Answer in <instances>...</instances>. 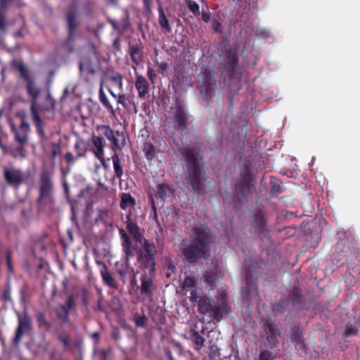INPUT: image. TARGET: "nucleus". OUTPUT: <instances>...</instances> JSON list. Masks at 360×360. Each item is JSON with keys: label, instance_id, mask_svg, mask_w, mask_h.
<instances>
[{"label": "nucleus", "instance_id": "obj_63", "mask_svg": "<svg viewBox=\"0 0 360 360\" xmlns=\"http://www.w3.org/2000/svg\"><path fill=\"white\" fill-rule=\"evenodd\" d=\"M14 37H23V34L21 30H18L13 34Z\"/></svg>", "mask_w": 360, "mask_h": 360}, {"label": "nucleus", "instance_id": "obj_26", "mask_svg": "<svg viewBox=\"0 0 360 360\" xmlns=\"http://www.w3.org/2000/svg\"><path fill=\"white\" fill-rule=\"evenodd\" d=\"M189 338L195 350L199 351L204 346L205 339L195 330H190Z\"/></svg>", "mask_w": 360, "mask_h": 360}, {"label": "nucleus", "instance_id": "obj_18", "mask_svg": "<svg viewBox=\"0 0 360 360\" xmlns=\"http://www.w3.org/2000/svg\"><path fill=\"white\" fill-rule=\"evenodd\" d=\"M127 224V229L129 231V233L132 236L134 240L136 243H139L140 244L142 243L143 236V232L139 229V227L134 223L129 217H127V220L126 221Z\"/></svg>", "mask_w": 360, "mask_h": 360}, {"label": "nucleus", "instance_id": "obj_47", "mask_svg": "<svg viewBox=\"0 0 360 360\" xmlns=\"http://www.w3.org/2000/svg\"><path fill=\"white\" fill-rule=\"evenodd\" d=\"M357 332H358V328L352 325V324H347L346 326V329H345V335H347V336H350V335H356L357 334Z\"/></svg>", "mask_w": 360, "mask_h": 360}, {"label": "nucleus", "instance_id": "obj_37", "mask_svg": "<svg viewBox=\"0 0 360 360\" xmlns=\"http://www.w3.org/2000/svg\"><path fill=\"white\" fill-rule=\"evenodd\" d=\"M99 101L102 105L110 112H113L114 108L108 101L105 94L104 93L103 89L101 86L98 92Z\"/></svg>", "mask_w": 360, "mask_h": 360}, {"label": "nucleus", "instance_id": "obj_58", "mask_svg": "<svg viewBox=\"0 0 360 360\" xmlns=\"http://www.w3.org/2000/svg\"><path fill=\"white\" fill-rule=\"evenodd\" d=\"M6 262H7L8 269L11 271L12 266H11V251L10 250L6 251Z\"/></svg>", "mask_w": 360, "mask_h": 360}, {"label": "nucleus", "instance_id": "obj_42", "mask_svg": "<svg viewBox=\"0 0 360 360\" xmlns=\"http://www.w3.org/2000/svg\"><path fill=\"white\" fill-rule=\"evenodd\" d=\"M197 282V280L192 276H186L183 283H182V288L184 289H186V288H191L195 286V283Z\"/></svg>", "mask_w": 360, "mask_h": 360}, {"label": "nucleus", "instance_id": "obj_29", "mask_svg": "<svg viewBox=\"0 0 360 360\" xmlns=\"http://www.w3.org/2000/svg\"><path fill=\"white\" fill-rule=\"evenodd\" d=\"M129 53L131 56L132 62L138 65L143 57L142 51L137 45L129 46Z\"/></svg>", "mask_w": 360, "mask_h": 360}, {"label": "nucleus", "instance_id": "obj_1", "mask_svg": "<svg viewBox=\"0 0 360 360\" xmlns=\"http://www.w3.org/2000/svg\"><path fill=\"white\" fill-rule=\"evenodd\" d=\"M212 235L210 230L200 225L193 228L192 240L185 243L181 248V255L188 263L207 259L210 256Z\"/></svg>", "mask_w": 360, "mask_h": 360}, {"label": "nucleus", "instance_id": "obj_2", "mask_svg": "<svg viewBox=\"0 0 360 360\" xmlns=\"http://www.w3.org/2000/svg\"><path fill=\"white\" fill-rule=\"evenodd\" d=\"M181 153L186 163L187 181L195 191L200 193L205 176L203 158L195 148L186 147Z\"/></svg>", "mask_w": 360, "mask_h": 360}, {"label": "nucleus", "instance_id": "obj_12", "mask_svg": "<svg viewBox=\"0 0 360 360\" xmlns=\"http://www.w3.org/2000/svg\"><path fill=\"white\" fill-rule=\"evenodd\" d=\"M144 250L145 268L148 269L150 273L155 271L156 247L154 243L148 239H143L141 244Z\"/></svg>", "mask_w": 360, "mask_h": 360}, {"label": "nucleus", "instance_id": "obj_33", "mask_svg": "<svg viewBox=\"0 0 360 360\" xmlns=\"http://www.w3.org/2000/svg\"><path fill=\"white\" fill-rule=\"evenodd\" d=\"M159 17L158 22L162 29L165 30L167 32L169 33L172 31V28L169 24V21L166 18V15L163 11L162 7L158 8Z\"/></svg>", "mask_w": 360, "mask_h": 360}, {"label": "nucleus", "instance_id": "obj_36", "mask_svg": "<svg viewBox=\"0 0 360 360\" xmlns=\"http://www.w3.org/2000/svg\"><path fill=\"white\" fill-rule=\"evenodd\" d=\"M108 79L111 82L114 86H117L120 91H123L122 77L120 73L115 72L108 75Z\"/></svg>", "mask_w": 360, "mask_h": 360}, {"label": "nucleus", "instance_id": "obj_38", "mask_svg": "<svg viewBox=\"0 0 360 360\" xmlns=\"http://www.w3.org/2000/svg\"><path fill=\"white\" fill-rule=\"evenodd\" d=\"M36 319L40 328L49 329L51 327V324L47 321L43 311H37L36 313Z\"/></svg>", "mask_w": 360, "mask_h": 360}, {"label": "nucleus", "instance_id": "obj_43", "mask_svg": "<svg viewBox=\"0 0 360 360\" xmlns=\"http://www.w3.org/2000/svg\"><path fill=\"white\" fill-rule=\"evenodd\" d=\"M187 6L188 9L194 14L198 15L200 13L199 5L194 1L188 0Z\"/></svg>", "mask_w": 360, "mask_h": 360}, {"label": "nucleus", "instance_id": "obj_39", "mask_svg": "<svg viewBox=\"0 0 360 360\" xmlns=\"http://www.w3.org/2000/svg\"><path fill=\"white\" fill-rule=\"evenodd\" d=\"M143 151L148 160H152L155 155V149L150 142H146L143 145Z\"/></svg>", "mask_w": 360, "mask_h": 360}, {"label": "nucleus", "instance_id": "obj_51", "mask_svg": "<svg viewBox=\"0 0 360 360\" xmlns=\"http://www.w3.org/2000/svg\"><path fill=\"white\" fill-rule=\"evenodd\" d=\"M212 27L216 32H222V25L218 20L213 19L212 22Z\"/></svg>", "mask_w": 360, "mask_h": 360}, {"label": "nucleus", "instance_id": "obj_6", "mask_svg": "<svg viewBox=\"0 0 360 360\" xmlns=\"http://www.w3.org/2000/svg\"><path fill=\"white\" fill-rule=\"evenodd\" d=\"M169 114L174 122V129L176 131H184L186 129L188 120V113L184 101L177 98L172 104Z\"/></svg>", "mask_w": 360, "mask_h": 360}, {"label": "nucleus", "instance_id": "obj_62", "mask_svg": "<svg viewBox=\"0 0 360 360\" xmlns=\"http://www.w3.org/2000/svg\"><path fill=\"white\" fill-rule=\"evenodd\" d=\"M272 190L274 192L280 193L281 192L280 185L279 184L277 185L276 184H274L273 186H272Z\"/></svg>", "mask_w": 360, "mask_h": 360}, {"label": "nucleus", "instance_id": "obj_32", "mask_svg": "<svg viewBox=\"0 0 360 360\" xmlns=\"http://www.w3.org/2000/svg\"><path fill=\"white\" fill-rule=\"evenodd\" d=\"M155 191L156 193V197L160 198L164 200L166 199L168 194L171 192V188L167 184H158L156 186Z\"/></svg>", "mask_w": 360, "mask_h": 360}, {"label": "nucleus", "instance_id": "obj_49", "mask_svg": "<svg viewBox=\"0 0 360 360\" xmlns=\"http://www.w3.org/2000/svg\"><path fill=\"white\" fill-rule=\"evenodd\" d=\"M75 302L73 295H69L65 300V307H68V309L70 311L75 307Z\"/></svg>", "mask_w": 360, "mask_h": 360}, {"label": "nucleus", "instance_id": "obj_41", "mask_svg": "<svg viewBox=\"0 0 360 360\" xmlns=\"http://www.w3.org/2000/svg\"><path fill=\"white\" fill-rule=\"evenodd\" d=\"M209 356L211 360H221L219 348L217 345H212L210 347Z\"/></svg>", "mask_w": 360, "mask_h": 360}, {"label": "nucleus", "instance_id": "obj_40", "mask_svg": "<svg viewBox=\"0 0 360 360\" xmlns=\"http://www.w3.org/2000/svg\"><path fill=\"white\" fill-rule=\"evenodd\" d=\"M265 331L268 337L272 340L279 335V331L276 328V326L272 323H269L266 326Z\"/></svg>", "mask_w": 360, "mask_h": 360}, {"label": "nucleus", "instance_id": "obj_21", "mask_svg": "<svg viewBox=\"0 0 360 360\" xmlns=\"http://www.w3.org/2000/svg\"><path fill=\"white\" fill-rule=\"evenodd\" d=\"M289 302L291 303L292 306L298 309H301L302 304L303 302V295L302 292L297 287H294L292 290V292L288 297Z\"/></svg>", "mask_w": 360, "mask_h": 360}, {"label": "nucleus", "instance_id": "obj_11", "mask_svg": "<svg viewBox=\"0 0 360 360\" xmlns=\"http://www.w3.org/2000/svg\"><path fill=\"white\" fill-rule=\"evenodd\" d=\"M198 87L202 97L210 98L216 89V81L210 73H202L198 76Z\"/></svg>", "mask_w": 360, "mask_h": 360}, {"label": "nucleus", "instance_id": "obj_10", "mask_svg": "<svg viewBox=\"0 0 360 360\" xmlns=\"http://www.w3.org/2000/svg\"><path fill=\"white\" fill-rule=\"evenodd\" d=\"M4 178L11 187L18 189L25 182V174L20 168L4 167Z\"/></svg>", "mask_w": 360, "mask_h": 360}, {"label": "nucleus", "instance_id": "obj_61", "mask_svg": "<svg viewBox=\"0 0 360 360\" xmlns=\"http://www.w3.org/2000/svg\"><path fill=\"white\" fill-rule=\"evenodd\" d=\"M260 360H272L271 356L269 354H266L264 353H262L260 355Z\"/></svg>", "mask_w": 360, "mask_h": 360}, {"label": "nucleus", "instance_id": "obj_15", "mask_svg": "<svg viewBox=\"0 0 360 360\" xmlns=\"http://www.w3.org/2000/svg\"><path fill=\"white\" fill-rule=\"evenodd\" d=\"M90 57H83L79 62V70L86 73L94 74L93 59L96 58V50L94 44L89 46Z\"/></svg>", "mask_w": 360, "mask_h": 360}, {"label": "nucleus", "instance_id": "obj_45", "mask_svg": "<svg viewBox=\"0 0 360 360\" xmlns=\"http://www.w3.org/2000/svg\"><path fill=\"white\" fill-rule=\"evenodd\" d=\"M81 156V153H79L76 157H75L71 153L68 152L65 155L64 158L68 164L71 165L76 161V160H77L78 158H80Z\"/></svg>", "mask_w": 360, "mask_h": 360}, {"label": "nucleus", "instance_id": "obj_24", "mask_svg": "<svg viewBox=\"0 0 360 360\" xmlns=\"http://www.w3.org/2000/svg\"><path fill=\"white\" fill-rule=\"evenodd\" d=\"M77 15L75 11H70L67 15V22H68V39L70 40L74 37V32L77 27V22L76 20Z\"/></svg>", "mask_w": 360, "mask_h": 360}, {"label": "nucleus", "instance_id": "obj_9", "mask_svg": "<svg viewBox=\"0 0 360 360\" xmlns=\"http://www.w3.org/2000/svg\"><path fill=\"white\" fill-rule=\"evenodd\" d=\"M245 286L242 290V294L249 300H255L258 297L256 274L250 269L245 273Z\"/></svg>", "mask_w": 360, "mask_h": 360}, {"label": "nucleus", "instance_id": "obj_17", "mask_svg": "<svg viewBox=\"0 0 360 360\" xmlns=\"http://www.w3.org/2000/svg\"><path fill=\"white\" fill-rule=\"evenodd\" d=\"M290 336L291 341L297 349H302L305 352V345L302 338V333L300 327L293 326L290 328Z\"/></svg>", "mask_w": 360, "mask_h": 360}, {"label": "nucleus", "instance_id": "obj_25", "mask_svg": "<svg viewBox=\"0 0 360 360\" xmlns=\"http://www.w3.org/2000/svg\"><path fill=\"white\" fill-rule=\"evenodd\" d=\"M100 273L103 282L105 285L114 289L117 288V282L108 271L107 266H103V268H101Z\"/></svg>", "mask_w": 360, "mask_h": 360}, {"label": "nucleus", "instance_id": "obj_31", "mask_svg": "<svg viewBox=\"0 0 360 360\" xmlns=\"http://www.w3.org/2000/svg\"><path fill=\"white\" fill-rule=\"evenodd\" d=\"M255 224L257 231L259 233H264L267 231L266 226V219L262 213H256L255 215Z\"/></svg>", "mask_w": 360, "mask_h": 360}, {"label": "nucleus", "instance_id": "obj_50", "mask_svg": "<svg viewBox=\"0 0 360 360\" xmlns=\"http://www.w3.org/2000/svg\"><path fill=\"white\" fill-rule=\"evenodd\" d=\"M146 322V317L144 314L139 316L135 319L136 325L138 327H144Z\"/></svg>", "mask_w": 360, "mask_h": 360}, {"label": "nucleus", "instance_id": "obj_54", "mask_svg": "<svg viewBox=\"0 0 360 360\" xmlns=\"http://www.w3.org/2000/svg\"><path fill=\"white\" fill-rule=\"evenodd\" d=\"M147 75L149 79L153 83L154 80L156 79L157 75L152 68H149L147 71Z\"/></svg>", "mask_w": 360, "mask_h": 360}, {"label": "nucleus", "instance_id": "obj_44", "mask_svg": "<svg viewBox=\"0 0 360 360\" xmlns=\"http://www.w3.org/2000/svg\"><path fill=\"white\" fill-rule=\"evenodd\" d=\"M110 352L111 351L110 349H100L96 352V355L101 360H108L110 358Z\"/></svg>", "mask_w": 360, "mask_h": 360}, {"label": "nucleus", "instance_id": "obj_35", "mask_svg": "<svg viewBox=\"0 0 360 360\" xmlns=\"http://www.w3.org/2000/svg\"><path fill=\"white\" fill-rule=\"evenodd\" d=\"M117 102L118 104H121L124 108H129L133 104V98L130 95L119 93Z\"/></svg>", "mask_w": 360, "mask_h": 360}, {"label": "nucleus", "instance_id": "obj_64", "mask_svg": "<svg viewBox=\"0 0 360 360\" xmlns=\"http://www.w3.org/2000/svg\"><path fill=\"white\" fill-rule=\"evenodd\" d=\"M3 297L5 300H10V295L8 292H4L3 294Z\"/></svg>", "mask_w": 360, "mask_h": 360}, {"label": "nucleus", "instance_id": "obj_13", "mask_svg": "<svg viewBox=\"0 0 360 360\" xmlns=\"http://www.w3.org/2000/svg\"><path fill=\"white\" fill-rule=\"evenodd\" d=\"M32 329L31 321L27 315L23 316H18V326L15 331V335L13 339V343L18 346L20 342L21 338L24 333L29 331Z\"/></svg>", "mask_w": 360, "mask_h": 360}, {"label": "nucleus", "instance_id": "obj_53", "mask_svg": "<svg viewBox=\"0 0 360 360\" xmlns=\"http://www.w3.org/2000/svg\"><path fill=\"white\" fill-rule=\"evenodd\" d=\"M82 303L84 307L87 308L89 303V297L86 290H83L82 292Z\"/></svg>", "mask_w": 360, "mask_h": 360}, {"label": "nucleus", "instance_id": "obj_27", "mask_svg": "<svg viewBox=\"0 0 360 360\" xmlns=\"http://www.w3.org/2000/svg\"><path fill=\"white\" fill-rule=\"evenodd\" d=\"M141 293L142 295H150L153 291V280L146 274H142L141 278Z\"/></svg>", "mask_w": 360, "mask_h": 360}, {"label": "nucleus", "instance_id": "obj_46", "mask_svg": "<svg viewBox=\"0 0 360 360\" xmlns=\"http://www.w3.org/2000/svg\"><path fill=\"white\" fill-rule=\"evenodd\" d=\"M58 340L63 344L65 348H68L70 346V340L69 337L66 333L62 332L58 335Z\"/></svg>", "mask_w": 360, "mask_h": 360}, {"label": "nucleus", "instance_id": "obj_3", "mask_svg": "<svg viewBox=\"0 0 360 360\" xmlns=\"http://www.w3.org/2000/svg\"><path fill=\"white\" fill-rule=\"evenodd\" d=\"M198 307L201 314H209L216 321H220L224 313L227 311V302L224 297L214 301L211 298L203 296L198 301Z\"/></svg>", "mask_w": 360, "mask_h": 360}, {"label": "nucleus", "instance_id": "obj_4", "mask_svg": "<svg viewBox=\"0 0 360 360\" xmlns=\"http://www.w3.org/2000/svg\"><path fill=\"white\" fill-rule=\"evenodd\" d=\"M53 172L43 169L39 175V196L37 202L39 206L53 203Z\"/></svg>", "mask_w": 360, "mask_h": 360}, {"label": "nucleus", "instance_id": "obj_5", "mask_svg": "<svg viewBox=\"0 0 360 360\" xmlns=\"http://www.w3.org/2000/svg\"><path fill=\"white\" fill-rule=\"evenodd\" d=\"M119 233L121 237V245L125 255V263L118 266V262H116V271L120 275L122 281L125 283L127 280V275L130 274L129 271V258L134 256L133 250L134 246L131 243V240L126 231L123 229H119Z\"/></svg>", "mask_w": 360, "mask_h": 360}, {"label": "nucleus", "instance_id": "obj_60", "mask_svg": "<svg viewBox=\"0 0 360 360\" xmlns=\"http://www.w3.org/2000/svg\"><path fill=\"white\" fill-rule=\"evenodd\" d=\"M51 360H63L61 357H58L55 352L50 354Z\"/></svg>", "mask_w": 360, "mask_h": 360}, {"label": "nucleus", "instance_id": "obj_57", "mask_svg": "<svg viewBox=\"0 0 360 360\" xmlns=\"http://www.w3.org/2000/svg\"><path fill=\"white\" fill-rule=\"evenodd\" d=\"M29 214H30V210L22 209L20 212L21 217L25 220L29 219Z\"/></svg>", "mask_w": 360, "mask_h": 360}, {"label": "nucleus", "instance_id": "obj_7", "mask_svg": "<svg viewBox=\"0 0 360 360\" xmlns=\"http://www.w3.org/2000/svg\"><path fill=\"white\" fill-rule=\"evenodd\" d=\"M13 66L19 71L21 78L25 82L27 92L32 97V103H34L35 106L41 94L40 88L37 86L34 78L30 75L29 70L22 63L13 61Z\"/></svg>", "mask_w": 360, "mask_h": 360}, {"label": "nucleus", "instance_id": "obj_14", "mask_svg": "<svg viewBox=\"0 0 360 360\" xmlns=\"http://www.w3.org/2000/svg\"><path fill=\"white\" fill-rule=\"evenodd\" d=\"M207 269L203 274L204 282L210 287L215 285L218 272V262L216 260H211L206 263Z\"/></svg>", "mask_w": 360, "mask_h": 360}, {"label": "nucleus", "instance_id": "obj_23", "mask_svg": "<svg viewBox=\"0 0 360 360\" xmlns=\"http://www.w3.org/2000/svg\"><path fill=\"white\" fill-rule=\"evenodd\" d=\"M135 86L140 98H144L145 96L148 94L149 84L144 77L141 75L137 76Z\"/></svg>", "mask_w": 360, "mask_h": 360}, {"label": "nucleus", "instance_id": "obj_48", "mask_svg": "<svg viewBox=\"0 0 360 360\" xmlns=\"http://www.w3.org/2000/svg\"><path fill=\"white\" fill-rule=\"evenodd\" d=\"M188 297L189 298L190 301L194 304H198V301L200 299L196 290H191Z\"/></svg>", "mask_w": 360, "mask_h": 360}, {"label": "nucleus", "instance_id": "obj_30", "mask_svg": "<svg viewBox=\"0 0 360 360\" xmlns=\"http://www.w3.org/2000/svg\"><path fill=\"white\" fill-rule=\"evenodd\" d=\"M136 204L135 199L129 193H122L120 195V207L126 210L129 207H134Z\"/></svg>", "mask_w": 360, "mask_h": 360}, {"label": "nucleus", "instance_id": "obj_16", "mask_svg": "<svg viewBox=\"0 0 360 360\" xmlns=\"http://www.w3.org/2000/svg\"><path fill=\"white\" fill-rule=\"evenodd\" d=\"M12 130L15 134V140L18 143L20 144H24L27 142V134L30 131V126L25 120H22L20 127L18 129L13 127Z\"/></svg>", "mask_w": 360, "mask_h": 360}, {"label": "nucleus", "instance_id": "obj_20", "mask_svg": "<svg viewBox=\"0 0 360 360\" xmlns=\"http://www.w3.org/2000/svg\"><path fill=\"white\" fill-rule=\"evenodd\" d=\"M30 111L32 116V119L34 123V125L37 128V133L41 138L45 137V131L44 129V122L41 119L39 115H38L36 107H34V103H31Z\"/></svg>", "mask_w": 360, "mask_h": 360}, {"label": "nucleus", "instance_id": "obj_59", "mask_svg": "<svg viewBox=\"0 0 360 360\" xmlns=\"http://www.w3.org/2000/svg\"><path fill=\"white\" fill-rule=\"evenodd\" d=\"M202 18L205 22H207L210 20V15L207 12L202 11Z\"/></svg>", "mask_w": 360, "mask_h": 360}, {"label": "nucleus", "instance_id": "obj_19", "mask_svg": "<svg viewBox=\"0 0 360 360\" xmlns=\"http://www.w3.org/2000/svg\"><path fill=\"white\" fill-rule=\"evenodd\" d=\"M224 68L231 72V77H234L238 72V57L236 53L230 52L227 54Z\"/></svg>", "mask_w": 360, "mask_h": 360}, {"label": "nucleus", "instance_id": "obj_28", "mask_svg": "<svg viewBox=\"0 0 360 360\" xmlns=\"http://www.w3.org/2000/svg\"><path fill=\"white\" fill-rule=\"evenodd\" d=\"M54 312L56 313L57 317L61 321L62 323L65 324L69 322L70 311L68 309V307H65L64 304H58L54 309Z\"/></svg>", "mask_w": 360, "mask_h": 360}, {"label": "nucleus", "instance_id": "obj_34", "mask_svg": "<svg viewBox=\"0 0 360 360\" xmlns=\"http://www.w3.org/2000/svg\"><path fill=\"white\" fill-rule=\"evenodd\" d=\"M111 158L113 164V169L115 176L117 178H121V176L123 174V168L120 164V160L118 154L117 153H115Z\"/></svg>", "mask_w": 360, "mask_h": 360}, {"label": "nucleus", "instance_id": "obj_55", "mask_svg": "<svg viewBox=\"0 0 360 360\" xmlns=\"http://www.w3.org/2000/svg\"><path fill=\"white\" fill-rule=\"evenodd\" d=\"M130 284L132 286H136L137 285V280L136 278V274L134 272L133 269H131L130 273Z\"/></svg>", "mask_w": 360, "mask_h": 360}, {"label": "nucleus", "instance_id": "obj_8", "mask_svg": "<svg viewBox=\"0 0 360 360\" xmlns=\"http://www.w3.org/2000/svg\"><path fill=\"white\" fill-rule=\"evenodd\" d=\"M97 132L101 137H105L111 143L113 150L122 149L126 143L123 132L113 131L109 125H101L97 127Z\"/></svg>", "mask_w": 360, "mask_h": 360}, {"label": "nucleus", "instance_id": "obj_56", "mask_svg": "<svg viewBox=\"0 0 360 360\" xmlns=\"http://www.w3.org/2000/svg\"><path fill=\"white\" fill-rule=\"evenodd\" d=\"M60 154V148L58 146H55L54 148L51 150V158L54 159L57 155Z\"/></svg>", "mask_w": 360, "mask_h": 360}, {"label": "nucleus", "instance_id": "obj_52", "mask_svg": "<svg viewBox=\"0 0 360 360\" xmlns=\"http://www.w3.org/2000/svg\"><path fill=\"white\" fill-rule=\"evenodd\" d=\"M17 155H20L22 158L25 157V149H24V147H23L22 144H20V146L17 147L15 149V150L13 151V155L14 157H16Z\"/></svg>", "mask_w": 360, "mask_h": 360}, {"label": "nucleus", "instance_id": "obj_22", "mask_svg": "<svg viewBox=\"0 0 360 360\" xmlns=\"http://www.w3.org/2000/svg\"><path fill=\"white\" fill-rule=\"evenodd\" d=\"M92 143L94 146V154L97 158L101 160L103 157L104 154V143L105 141L103 137H101L99 134L98 136H92Z\"/></svg>", "mask_w": 360, "mask_h": 360}]
</instances>
